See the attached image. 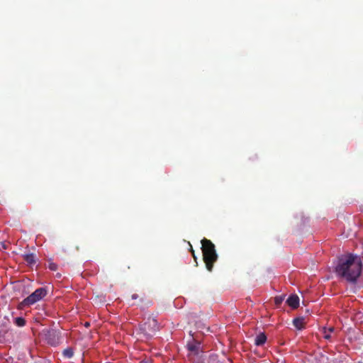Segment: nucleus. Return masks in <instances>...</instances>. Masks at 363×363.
<instances>
[{"label":"nucleus","mask_w":363,"mask_h":363,"mask_svg":"<svg viewBox=\"0 0 363 363\" xmlns=\"http://www.w3.org/2000/svg\"><path fill=\"white\" fill-rule=\"evenodd\" d=\"M362 262L359 257L349 254L339 259L335 272L347 281L354 282L360 276Z\"/></svg>","instance_id":"nucleus-1"},{"label":"nucleus","mask_w":363,"mask_h":363,"mask_svg":"<svg viewBox=\"0 0 363 363\" xmlns=\"http://www.w3.org/2000/svg\"><path fill=\"white\" fill-rule=\"evenodd\" d=\"M157 328H158L157 321L155 318H151V317H149L147 318V321L143 324L142 328H141V329L146 334H148V335H150L151 333L155 332L157 330Z\"/></svg>","instance_id":"nucleus-6"},{"label":"nucleus","mask_w":363,"mask_h":363,"mask_svg":"<svg viewBox=\"0 0 363 363\" xmlns=\"http://www.w3.org/2000/svg\"><path fill=\"white\" fill-rule=\"evenodd\" d=\"M13 323L18 327H23L26 325V321L25 318L22 317H17L13 319Z\"/></svg>","instance_id":"nucleus-14"},{"label":"nucleus","mask_w":363,"mask_h":363,"mask_svg":"<svg viewBox=\"0 0 363 363\" xmlns=\"http://www.w3.org/2000/svg\"><path fill=\"white\" fill-rule=\"evenodd\" d=\"M189 244L190 247H191L190 248V251H191V252H193V251H194V250H193L192 246L191 245V244L189 242Z\"/></svg>","instance_id":"nucleus-20"},{"label":"nucleus","mask_w":363,"mask_h":363,"mask_svg":"<svg viewBox=\"0 0 363 363\" xmlns=\"http://www.w3.org/2000/svg\"><path fill=\"white\" fill-rule=\"evenodd\" d=\"M201 250L203 253V259L208 271L212 272L214 263L218 259V255L216 251L215 245L206 238L201 241Z\"/></svg>","instance_id":"nucleus-2"},{"label":"nucleus","mask_w":363,"mask_h":363,"mask_svg":"<svg viewBox=\"0 0 363 363\" xmlns=\"http://www.w3.org/2000/svg\"><path fill=\"white\" fill-rule=\"evenodd\" d=\"M284 301V296H275L274 303L277 306H279Z\"/></svg>","instance_id":"nucleus-17"},{"label":"nucleus","mask_w":363,"mask_h":363,"mask_svg":"<svg viewBox=\"0 0 363 363\" xmlns=\"http://www.w3.org/2000/svg\"><path fill=\"white\" fill-rule=\"evenodd\" d=\"M136 298H137V296H132V299H135Z\"/></svg>","instance_id":"nucleus-22"},{"label":"nucleus","mask_w":363,"mask_h":363,"mask_svg":"<svg viewBox=\"0 0 363 363\" xmlns=\"http://www.w3.org/2000/svg\"><path fill=\"white\" fill-rule=\"evenodd\" d=\"M48 267L52 271H56L57 269V264L49 261Z\"/></svg>","instance_id":"nucleus-16"},{"label":"nucleus","mask_w":363,"mask_h":363,"mask_svg":"<svg viewBox=\"0 0 363 363\" xmlns=\"http://www.w3.org/2000/svg\"><path fill=\"white\" fill-rule=\"evenodd\" d=\"M191 254H192V256H193V257H194V260H195V261H196V255H195V252H194V251H193V252H191Z\"/></svg>","instance_id":"nucleus-18"},{"label":"nucleus","mask_w":363,"mask_h":363,"mask_svg":"<svg viewBox=\"0 0 363 363\" xmlns=\"http://www.w3.org/2000/svg\"><path fill=\"white\" fill-rule=\"evenodd\" d=\"M191 254H192V256H193V257H194V260H195V261H196V255H195V252H194V251H193V252H191Z\"/></svg>","instance_id":"nucleus-19"},{"label":"nucleus","mask_w":363,"mask_h":363,"mask_svg":"<svg viewBox=\"0 0 363 363\" xmlns=\"http://www.w3.org/2000/svg\"><path fill=\"white\" fill-rule=\"evenodd\" d=\"M89 325V323H85V326H86V327H88Z\"/></svg>","instance_id":"nucleus-21"},{"label":"nucleus","mask_w":363,"mask_h":363,"mask_svg":"<svg viewBox=\"0 0 363 363\" xmlns=\"http://www.w3.org/2000/svg\"><path fill=\"white\" fill-rule=\"evenodd\" d=\"M105 296H92V303L96 306H101L105 303Z\"/></svg>","instance_id":"nucleus-13"},{"label":"nucleus","mask_w":363,"mask_h":363,"mask_svg":"<svg viewBox=\"0 0 363 363\" xmlns=\"http://www.w3.org/2000/svg\"><path fill=\"white\" fill-rule=\"evenodd\" d=\"M299 302L298 296H289L286 300V303L293 309H296L299 306Z\"/></svg>","instance_id":"nucleus-9"},{"label":"nucleus","mask_w":363,"mask_h":363,"mask_svg":"<svg viewBox=\"0 0 363 363\" xmlns=\"http://www.w3.org/2000/svg\"><path fill=\"white\" fill-rule=\"evenodd\" d=\"M62 354L65 358L70 359L74 355V351L72 347H67L63 350Z\"/></svg>","instance_id":"nucleus-15"},{"label":"nucleus","mask_w":363,"mask_h":363,"mask_svg":"<svg viewBox=\"0 0 363 363\" xmlns=\"http://www.w3.org/2000/svg\"><path fill=\"white\" fill-rule=\"evenodd\" d=\"M334 330H335L334 327H330L328 328H327L325 327L323 328L322 331H323V337L325 340H330V338H331L330 333H333Z\"/></svg>","instance_id":"nucleus-11"},{"label":"nucleus","mask_w":363,"mask_h":363,"mask_svg":"<svg viewBox=\"0 0 363 363\" xmlns=\"http://www.w3.org/2000/svg\"><path fill=\"white\" fill-rule=\"evenodd\" d=\"M43 334L46 342L52 345L57 346L60 343V333L54 329L44 330Z\"/></svg>","instance_id":"nucleus-5"},{"label":"nucleus","mask_w":363,"mask_h":363,"mask_svg":"<svg viewBox=\"0 0 363 363\" xmlns=\"http://www.w3.org/2000/svg\"><path fill=\"white\" fill-rule=\"evenodd\" d=\"M43 296H27L22 302L18 304V309H23L27 306L34 304L40 301Z\"/></svg>","instance_id":"nucleus-7"},{"label":"nucleus","mask_w":363,"mask_h":363,"mask_svg":"<svg viewBox=\"0 0 363 363\" xmlns=\"http://www.w3.org/2000/svg\"><path fill=\"white\" fill-rule=\"evenodd\" d=\"M13 289L14 292L21 294V295H47L48 294H53V287L51 286H45L38 288L34 291L30 289V284L27 285L21 281L13 283Z\"/></svg>","instance_id":"nucleus-3"},{"label":"nucleus","mask_w":363,"mask_h":363,"mask_svg":"<svg viewBox=\"0 0 363 363\" xmlns=\"http://www.w3.org/2000/svg\"><path fill=\"white\" fill-rule=\"evenodd\" d=\"M57 277H61V274H57Z\"/></svg>","instance_id":"nucleus-23"},{"label":"nucleus","mask_w":363,"mask_h":363,"mask_svg":"<svg viewBox=\"0 0 363 363\" xmlns=\"http://www.w3.org/2000/svg\"><path fill=\"white\" fill-rule=\"evenodd\" d=\"M267 341V335L264 333H259L255 339V344L257 346L263 345Z\"/></svg>","instance_id":"nucleus-10"},{"label":"nucleus","mask_w":363,"mask_h":363,"mask_svg":"<svg viewBox=\"0 0 363 363\" xmlns=\"http://www.w3.org/2000/svg\"><path fill=\"white\" fill-rule=\"evenodd\" d=\"M188 349L187 357L191 363H204V355L202 351L201 343L195 340L188 342L186 345Z\"/></svg>","instance_id":"nucleus-4"},{"label":"nucleus","mask_w":363,"mask_h":363,"mask_svg":"<svg viewBox=\"0 0 363 363\" xmlns=\"http://www.w3.org/2000/svg\"><path fill=\"white\" fill-rule=\"evenodd\" d=\"M306 324V322L303 317H297L293 320V325L298 330L304 329Z\"/></svg>","instance_id":"nucleus-8"},{"label":"nucleus","mask_w":363,"mask_h":363,"mask_svg":"<svg viewBox=\"0 0 363 363\" xmlns=\"http://www.w3.org/2000/svg\"><path fill=\"white\" fill-rule=\"evenodd\" d=\"M23 259L26 261L29 265H33L35 264V257L33 254H26L23 255Z\"/></svg>","instance_id":"nucleus-12"}]
</instances>
